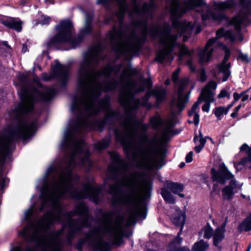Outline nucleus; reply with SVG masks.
Wrapping results in <instances>:
<instances>
[{
    "label": "nucleus",
    "instance_id": "f257e3e1",
    "mask_svg": "<svg viewBox=\"0 0 251 251\" xmlns=\"http://www.w3.org/2000/svg\"><path fill=\"white\" fill-rule=\"evenodd\" d=\"M130 167L131 165L128 162L121 158H113L108 167L111 178H117L119 176H122L120 183L110 186L109 193L115 196L120 186H124L128 189V191L119 199V201L127 208L125 214L123 217L118 216L113 220L111 212L104 213L100 219L101 226L94 227L84 239H80L77 243L76 248L78 250H81L82 245L87 243L94 249L108 251L110 244L104 241L103 238H107L112 244L119 246L123 242L124 234V222L125 221L126 226H130L135 223L136 218H146L145 207L142 200L150 196L151 184L137 172L126 176V173Z\"/></svg>",
    "mask_w": 251,
    "mask_h": 251
},
{
    "label": "nucleus",
    "instance_id": "f03ea898",
    "mask_svg": "<svg viewBox=\"0 0 251 251\" xmlns=\"http://www.w3.org/2000/svg\"><path fill=\"white\" fill-rule=\"evenodd\" d=\"M120 69V66L112 68L107 65L102 70L95 72L87 58H84L77 74V90L80 98H75L71 105L72 111L80 115L85 113L90 116L101 111L109 112L108 102L105 100L99 101L97 97L102 91L115 89L118 83L112 80L101 84L100 80L111 75H117Z\"/></svg>",
    "mask_w": 251,
    "mask_h": 251
},
{
    "label": "nucleus",
    "instance_id": "7ed1b4c3",
    "mask_svg": "<svg viewBox=\"0 0 251 251\" xmlns=\"http://www.w3.org/2000/svg\"><path fill=\"white\" fill-rule=\"evenodd\" d=\"M124 135L125 139H122L121 142L124 149L133 155H141L142 157L145 155H157L158 157H163L164 155V152L153 141H138L130 123H128L125 126Z\"/></svg>",
    "mask_w": 251,
    "mask_h": 251
},
{
    "label": "nucleus",
    "instance_id": "20e7f679",
    "mask_svg": "<svg viewBox=\"0 0 251 251\" xmlns=\"http://www.w3.org/2000/svg\"><path fill=\"white\" fill-rule=\"evenodd\" d=\"M56 92L52 88L44 87L39 85L37 90L29 92L26 90H22L19 93L21 101L12 111V115L19 118L24 113L32 111L33 104L37 100L48 101L51 100Z\"/></svg>",
    "mask_w": 251,
    "mask_h": 251
},
{
    "label": "nucleus",
    "instance_id": "39448f33",
    "mask_svg": "<svg viewBox=\"0 0 251 251\" xmlns=\"http://www.w3.org/2000/svg\"><path fill=\"white\" fill-rule=\"evenodd\" d=\"M216 38H211L209 40L205 45L204 49L200 50L199 54V60L201 64H204L208 63L211 56L214 50V47L216 45L219 46H223L225 49L226 53L223 62L218 66V69L220 72L222 73L224 75L222 81L223 82L227 80L230 75L229 68L230 64L229 63H227V61L230 56V51L226 48V46L222 44L217 43Z\"/></svg>",
    "mask_w": 251,
    "mask_h": 251
},
{
    "label": "nucleus",
    "instance_id": "423d86ee",
    "mask_svg": "<svg viewBox=\"0 0 251 251\" xmlns=\"http://www.w3.org/2000/svg\"><path fill=\"white\" fill-rule=\"evenodd\" d=\"M60 150L65 155L69 157L76 155H89L87 145L80 138L73 133H65Z\"/></svg>",
    "mask_w": 251,
    "mask_h": 251
},
{
    "label": "nucleus",
    "instance_id": "0eeeda50",
    "mask_svg": "<svg viewBox=\"0 0 251 251\" xmlns=\"http://www.w3.org/2000/svg\"><path fill=\"white\" fill-rule=\"evenodd\" d=\"M212 178L213 181H217L224 184L228 180H230L228 186H226L222 190L223 197L224 199L230 200L232 198L235 189L241 188L242 184H237L234 178V176L230 173L227 168L224 165H220V170L216 171L215 169H211Z\"/></svg>",
    "mask_w": 251,
    "mask_h": 251
},
{
    "label": "nucleus",
    "instance_id": "6e6552de",
    "mask_svg": "<svg viewBox=\"0 0 251 251\" xmlns=\"http://www.w3.org/2000/svg\"><path fill=\"white\" fill-rule=\"evenodd\" d=\"M129 72L128 69L125 68L120 76V85L124 86L126 91L124 94V99L127 100L129 104V109L133 110L135 109L139 105V100L131 98L128 100L129 95L130 93L143 91L145 87L149 88L151 87V83L150 79L143 80V87L137 89L136 83L131 80L129 77Z\"/></svg>",
    "mask_w": 251,
    "mask_h": 251
},
{
    "label": "nucleus",
    "instance_id": "1a4fd4ad",
    "mask_svg": "<svg viewBox=\"0 0 251 251\" xmlns=\"http://www.w3.org/2000/svg\"><path fill=\"white\" fill-rule=\"evenodd\" d=\"M57 34L49 42L48 46L50 47L58 44L68 43L72 48H75L82 40L81 37L73 39V31L72 24L69 20H63L56 27Z\"/></svg>",
    "mask_w": 251,
    "mask_h": 251
},
{
    "label": "nucleus",
    "instance_id": "9d476101",
    "mask_svg": "<svg viewBox=\"0 0 251 251\" xmlns=\"http://www.w3.org/2000/svg\"><path fill=\"white\" fill-rule=\"evenodd\" d=\"M217 83L213 81H210L202 90L201 95L198 100L193 105L191 110L188 112L189 116H194L193 122L195 125L199 123V115L197 110L199 109L200 104L202 102V99L208 103L204 104L202 107V110L204 112H208L210 109L209 102H212L215 100V91L217 88Z\"/></svg>",
    "mask_w": 251,
    "mask_h": 251
},
{
    "label": "nucleus",
    "instance_id": "9b49d317",
    "mask_svg": "<svg viewBox=\"0 0 251 251\" xmlns=\"http://www.w3.org/2000/svg\"><path fill=\"white\" fill-rule=\"evenodd\" d=\"M249 14L243 15L240 13L236 16L233 17L230 22V25H233L235 28V31L230 30H225L223 28L218 29L216 32V37L220 38L224 37L226 39L231 42H234L236 39L242 40L240 33L241 25L249 20Z\"/></svg>",
    "mask_w": 251,
    "mask_h": 251
},
{
    "label": "nucleus",
    "instance_id": "f8f14e48",
    "mask_svg": "<svg viewBox=\"0 0 251 251\" xmlns=\"http://www.w3.org/2000/svg\"><path fill=\"white\" fill-rule=\"evenodd\" d=\"M189 82L188 78L180 80L178 83L176 96H174L170 104L171 110L175 113L181 112L184 108L185 104L188 102L190 92L187 93L185 89Z\"/></svg>",
    "mask_w": 251,
    "mask_h": 251
},
{
    "label": "nucleus",
    "instance_id": "ddd939ff",
    "mask_svg": "<svg viewBox=\"0 0 251 251\" xmlns=\"http://www.w3.org/2000/svg\"><path fill=\"white\" fill-rule=\"evenodd\" d=\"M108 38L111 41L117 43L124 52L131 53L138 48V42L135 38L125 41L124 34L121 29L117 30L113 28L108 33Z\"/></svg>",
    "mask_w": 251,
    "mask_h": 251
},
{
    "label": "nucleus",
    "instance_id": "4468645a",
    "mask_svg": "<svg viewBox=\"0 0 251 251\" xmlns=\"http://www.w3.org/2000/svg\"><path fill=\"white\" fill-rule=\"evenodd\" d=\"M37 127L36 121L29 123L25 119H20L14 130V134L24 140L33 135Z\"/></svg>",
    "mask_w": 251,
    "mask_h": 251
},
{
    "label": "nucleus",
    "instance_id": "2eb2a0df",
    "mask_svg": "<svg viewBox=\"0 0 251 251\" xmlns=\"http://www.w3.org/2000/svg\"><path fill=\"white\" fill-rule=\"evenodd\" d=\"M173 223L176 226H180V229L179 232L177 233L176 238L171 242L169 245V250L170 251L174 250V249H182L186 248L189 251V249L186 247H179L176 245H179L182 242V238L180 237V235L182 230L183 226L185 223V214L180 209H176L175 213L172 217Z\"/></svg>",
    "mask_w": 251,
    "mask_h": 251
},
{
    "label": "nucleus",
    "instance_id": "dca6fc26",
    "mask_svg": "<svg viewBox=\"0 0 251 251\" xmlns=\"http://www.w3.org/2000/svg\"><path fill=\"white\" fill-rule=\"evenodd\" d=\"M64 217L70 227L67 235V243L70 246H72V240L77 234L81 233L82 229V216H79V218L77 220L72 219L73 216Z\"/></svg>",
    "mask_w": 251,
    "mask_h": 251
},
{
    "label": "nucleus",
    "instance_id": "f3484780",
    "mask_svg": "<svg viewBox=\"0 0 251 251\" xmlns=\"http://www.w3.org/2000/svg\"><path fill=\"white\" fill-rule=\"evenodd\" d=\"M138 166L140 168L151 170L160 169L165 163V158H139Z\"/></svg>",
    "mask_w": 251,
    "mask_h": 251
},
{
    "label": "nucleus",
    "instance_id": "a211bd4d",
    "mask_svg": "<svg viewBox=\"0 0 251 251\" xmlns=\"http://www.w3.org/2000/svg\"><path fill=\"white\" fill-rule=\"evenodd\" d=\"M173 125L172 123H170L167 125L165 128L163 130L160 138L157 140L155 137L152 140L157 146L164 152L165 144L170 139L173 135L171 126Z\"/></svg>",
    "mask_w": 251,
    "mask_h": 251
},
{
    "label": "nucleus",
    "instance_id": "6ab92c4d",
    "mask_svg": "<svg viewBox=\"0 0 251 251\" xmlns=\"http://www.w3.org/2000/svg\"><path fill=\"white\" fill-rule=\"evenodd\" d=\"M101 51L98 47L92 48L89 50L88 53L84 56V58H87L89 61V64L93 68L94 65L97 63L98 61L101 58Z\"/></svg>",
    "mask_w": 251,
    "mask_h": 251
},
{
    "label": "nucleus",
    "instance_id": "aec40b11",
    "mask_svg": "<svg viewBox=\"0 0 251 251\" xmlns=\"http://www.w3.org/2000/svg\"><path fill=\"white\" fill-rule=\"evenodd\" d=\"M53 74L58 77L62 82H65L68 78V68L65 65L61 64L58 61L55 62L53 68Z\"/></svg>",
    "mask_w": 251,
    "mask_h": 251
},
{
    "label": "nucleus",
    "instance_id": "412c9836",
    "mask_svg": "<svg viewBox=\"0 0 251 251\" xmlns=\"http://www.w3.org/2000/svg\"><path fill=\"white\" fill-rule=\"evenodd\" d=\"M206 138L210 140L213 144H215L214 142L211 138L209 137H206L204 138L201 130L199 131V134L195 135L194 138V141L196 145L195 149L197 152H200L201 149L204 147L206 143Z\"/></svg>",
    "mask_w": 251,
    "mask_h": 251
},
{
    "label": "nucleus",
    "instance_id": "4be33fe9",
    "mask_svg": "<svg viewBox=\"0 0 251 251\" xmlns=\"http://www.w3.org/2000/svg\"><path fill=\"white\" fill-rule=\"evenodd\" d=\"M235 2L233 0H226L224 1L214 2L213 6L216 10L224 11L229 9L234 6Z\"/></svg>",
    "mask_w": 251,
    "mask_h": 251
},
{
    "label": "nucleus",
    "instance_id": "5701e85b",
    "mask_svg": "<svg viewBox=\"0 0 251 251\" xmlns=\"http://www.w3.org/2000/svg\"><path fill=\"white\" fill-rule=\"evenodd\" d=\"M167 188L173 193L177 194L180 197L183 198L184 195L180 193L183 190L184 187L182 184L178 183L170 182L168 184Z\"/></svg>",
    "mask_w": 251,
    "mask_h": 251
},
{
    "label": "nucleus",
    "instance_id": "b1692460",
    "mask_svg": "<svg viewBox=\"0 0 251 251\" xmlns=\"http://www.w3.org/2000/svg\"><path fill=\"white\" fill-rule=\"evenodd\" d=\"M3 23L6 26L14 28L18 32H20L22 30V22L18 19H12L4 21Z\"/></svg>",
    "mask_w": 251,
    "mask_h": 251
},
{
    "label": "nucleus",
    "instance_id": "393cba45",
    "mask_svg": "<svg viewBox=\"0 0 251 251\" xmlns=\"http://www.w3.org/2000/svg\"><path fill=\"white\" fill-rule=\"evenodd\" d=\"M199 235L206 239H210L213 234V230L209 224L203 227L199 232Z\"/></svg>",
    "mask_w": 251,
    "mask_h": 251
},
{
    "label": "nucleus",
    "instance_id": "a878e982",
    "mask_svg": "<svg viewBox=\"0 0 251 251\" xmlns=\"http://www.w3.org/2000/svg\"><path fill=\"white\" fill-rule=\"evenodd\" d=\"M212 236L213 237V244L214 246H216L219 249H221L219 244L224 239L225 232L216 229Z\"/></svg>",
    "mask_w": 251,
    "mask_h": 251
},
{
    "label": "nucleus",
    "instance_id": "bb28decb",
    "mask_svg": "<svg viewBox=\"0 0 251 251\" xmlns=\"http://www.w3.org/2000/svg\"><path fill=\"white\" fill-rule=\"evenodd\" d=\"M209 244L203 240H201L194 244L193 251H206L209 248Z\"/></svg>",
    "mask_w": 251,
    "mask_h": 251
},
{
    "label": "nucleus",
    "instance_id": "cd10ccee",
    "mask_svg": "<svg viewBox=\"0 0 251 251\" xmlns=\"http://www.w3.org/2000/svg\"><path fill=\"white\" fill-rule=\"evenodd\" d=\"M11 145L10 142L0 143V157H6L10 154Z\"/></svg>",
    "mask_w": 251,
    "mask_h": 251
},
{
    "label": "nucleus",
    "instance_id": "c85d7f7f",
    "mask_svg": "<svg viewBox=\"0 0 251 251\" xmlns=\"http://www.w3.org/2000/svg\"><path fill=\"white\" fill-rule=\"evenodd\" d=\"M153 95L156 98L157 101L160 102L165 99L166 91L165 89L158 87L154 89L152 91Z\"/></svg>",
    "mask_w": 251,
    "mask_h": 251
},
{
    "label": "nucleus",
    "instance_id": "c756f323",
    "mask_svg": "<svg viewBox=\"0 0 251 251\" xmlns=\"http://www.w3.org/2000/svg\"><path fill=\"white\" fill-rule=\"evenodd\" d=\"M224 18V15L222 13L218 14L216 15L214 14H211L209 12L206 14H202V19L203 21H206L207 20H214L220 21Z\"/></svg>",
    "mask_w": 251,
    "mask_h": 251
},
{
    "label": "nucleus",
    "instance_id": "7c9ffc66",
    "mask_svg": "<svg viewBox=\"0 0 251 251\" xmlns=\"http://www.w3.org/2000/svg\"><path fill=\"white\" fill-rule=\"evenodd\" d=\"M240 231H249L251 230V214L238 226Z\"/></svg>",
    "mask_w": 251,
    "mask_h": 251
},
{
    "label": "nucleus",
    "instance_id": "2f4dec72",
    "mask_svg": "<svg viewBox=\"0 0 251 251\" xmlns=\"http://www.w3.org/2000/svg\"><path fill=\"white\" fill-rule=\"evenodd\" d=\"M161 193L164 200L167 202L172 204L175 202L176 201L175 198L166 188H162L161 190Z\"/></svg>",
    "mask_w": 251,
    "mask_h": 251
},
{
    "label": "nucleus",
    "instance_id": "473e14b6",
    "mask_svg": "<svg viewBox=\"0 0 251 251\" xmlns=\"http://www.w3.org/2000/svg\"><path fill=\"white\" fill-rule=\"evenodd\" d=\"M150 123L153 128H157L162 125V121L160 117L155 116L151 119Z\"/></svg>",
    "mask_w": 251,
    "mask_h": 251
},
{
    "label": "nucleus",
    "instance_id": "72a5a7b5",
    "mask_svg": "<svg viewBox=\"0 0 251 251\" xmlns=\"http://www.w3.org/2000/svg\"><path fill=\"white\" fill-rule=\"evenodd\" d=\"M214 113L219 120L221 119V117L223 115H226L227 113V110H226V107L224 106L216 107L214 110Z\"/></svg>",
    "mask_w": 251,
    "mask_h": 251
},
{
    "label": "nucleus",
    "instance_id": "f704fd0d",
    "mask_svg": "<svg viewBox=\"0 0 251 251\" xmlns=\"http://www.w3.org/2000/svg\"><path fill=\"white\" fill-rule=\"evenodd\" d=\"M92 17H89L87 16L86 22H85V27L84 29H83L81 32L82 34H86L89 33V32L91 30V27H90V22L91 20Z\"/></svg>",
    "mask_w": 251,
    "mask_h": 251
},
{
    "label": "nucleus",
    "instance_id": "c9c22d12",
    "mask_svg": "<svg viewBox=\"0 0 251 251\" xmlns=\"http://www.w3.org/2000/svg\"><path fill=\"white\" fill-rule=\"evenodd\" d=\"M18 78L19 82L15 83V84L22 87L27 82V77L24 74H20Z\"/></svg>",
    "mask_w": 251,
    "mask_h": 251
},
{
    "label": "nucleus",
    "instance_id": "e433bc0d",
    "mask_svg": "<svg viewBox=\"0 0 251 251\" xmlns=\"http://www.w3.org/2000/svg\"><path fill=\"white\" fill-rule=\"evenodd\" d=\"M50 21V17L46 15H42L40 19L37 22L35 25L41 24L42 25H48Z\"/></svg>",
    "mask_w": 251,
    "mask_h": 251
},
{
    "label": "nucleus",
    "instance_id": "4c0bfd02",
    "mask_svg": "<svg viewBox=\"0 0 251 251\" xmlns=\"http://www.w3.org/2000/svg\"><path fill=\"white\" fill-rule=\"evenodd\" d=\"M229 89V87H227L226 89H222L220 93L219 94L218 98L219 99H221L225 97H227L228 99H229L230 96L228 92Z\"/></svg>",
    "mask_w": 251,
    "mask_h": 251
},
{
    "label": "nucleus",
    "instance_id": "58836bf2",
    "mask_svg": "<svg viewBox=\"0 0 251 251\" xmlns=\"http://www.w3.org/2000/svg\"><path fill=\"white\" fill-rule=\"evenodd\" d=\"M241 151L245 152L249 157H251V147H249L247 144H244L240 148Z\"/></svg>",
    "mask_w": 251,
    "mask_h": 251
},
{
    "label": "nucleus",
    "instance_id": "ea45409f",
    "mask_svg": "<svg viewBox=\"0 0 251 251\" xmlns=\"http://www.w3.org/2000/svg\"><path fill=\"white\" fill-rule=\"evenodd\" d=\"M180 72V69L177 68L173 74L172 80L174 83L175 84L176 87L177 86V82L178 80V75Z\"/></svg>",
    "mask_w": 251,
    "mask_h": 251
},
{
    "label": "nucleus",
    "instance_id": "a19ab883",
    "mask_svg": "<svg viewBox=\"0 0 251 251\" xmlns=\"http://www.w3.org/2000/svg\"><path fill=\"white\" fill-rule=\"evenodd\" d=\"M238 59L241 60L242 62L245 63H249L251 61L250 59L249 56L247 54H244L243 53H240Z\"/></svg>",
    "mask_w": 251,
    "mask_h": 251
},
{
    "label": "nucleus",
    "instance_id": "79ce46f5",
    "mask_svg": "<svg viewBox=\"0 0 251 251\" xmlns=\"http://www.w3.org/2000/svg\"><path fill=\"white\" fill-rule=\"evenodd\" d=\"M34 205H33L30 209L27 210L25 213V218L26 220H29L33 214Z\"/></svg>",
    "mask_w": 251,
    "mask_h": 251
},
{
    "label": "nucleus",
    "instance_id": "37998d69",
    "mask_svg": "<svg viewBox=\"0 0 251 251\" xmlns=\"http://www.w3.org/2000/svg\"><path fill=\"white\" fill-rule=\"evenodd\" d=\"M108 145V143L105 141H100L97 143L96 145V148L98 150H101L105 148H106Z\"/></svg>",
    "mask_w": 251,
    "mask_h": 251
},
{
    "label": "nucleus",
    "instance_id": "c03bdc74",
    "mask_svg": "<svg viewBox=\"0 0 251 251\" xmlns=\"http://www.w3.org/2000/svg\"><path fill=\"white\" fill-rule=\"evenodd\" d=\"M137 26H141L143 28L144 31L146 32V21L144 20L143 21H138L136 24Z\"/></svg>",
    "mask_w": 251,
    "mask_h": 251
},
{
    "label": "nucleus",
    "instance_id": "a18cd8bd",
    "mask_svg": "<svg viewBox=\"0 0 251 251\" xmlns=\"http://www.w3.org/2000/svg\"><path fill=\"white\" fill-rule=\"evenodd\" d=\"M199 79L201 81H205L207 79L205 72L204 70L202 69L200 74Z\"/></svg>",
    "mask_w": 251,
    "mask_h": 251
},
{
    "label": "nucleus",
    "instance_id": "49530a36",
    "mask_svg": "<svg viewBox=\"0 0 251 251\" xmlns=\"http://www.w3.org/2000/svg\"><path fill=\"white\" fill-rule=\"evenodd\" d=\"M77 124L79 127H85L87 125V121L85 119H83L80 121L78 120Z\"/></svg>",
    "mask_w": 251,
    "mask_h": 251
},
{
    "label": "nucleus",
    "instance_id": "de8ad7c7",
    "mask_svg": "<svg viewBox=\"0 0 251 251\" xmlns=\"http://www.w3.org/2000/svg\"><path fill=\"white\" fill-rule=\"evenodd\" d=\"M53 77H55L53 74H44L42 75V79L44 80H49L51 78H53Z\"/></svg>",
    "mask_w": 251,
    "mask_h": 251
},
{
    "label": "nucleus",
    "instance_id": "09e8293b",
    "mask_svg": "<svg viewBox=\"0 0 251 251\" xmlns=\"http://www.w3.org/2000/svg\"><path fill=\"white\" fill-rule=\"evenodd\" d=\"M186 64L189 66V69L191 70V71H192V72L195 71V70H196L195 67L193 65L192 61L191 59H188L187 61Z\"/></svg>",
    "mask_w": 251,
    "mask_h": 251
},
{
    "label": "nucleus",
    "instance_id": "8fccbe9b",
    "mask_svg": "<svg viewBox=\"0 0 251 251\" xmlns=\"http://www.w3.org/2000/svg\"><path fill=\"white\" fill-rule=\"evenodd\" d=\"M240 164L245 165L246 164H251V157L250 158H244V159L240 162Z\"/></svg>",
    "mask_w": 251,
    "mask_h": 251
},
{
    "label": "nucleus",
    "instance_id": "3c124183",
    "mask_svg": "<svg viewBox=\"0 0 251 251\" xmlns=\"http://www.w3.org/2000/svg\"><path fill=\"white\" fill-rule=\"evenodd\" d=\"M245 93H246V92H244L240 95V94H238L237 93H234L233 94V98H234V101H236L238 100H239L240 99L241 95H243L244 94H245Z\"/></svg>",
    "mask_w": 251,
    "mask_h": 251
},
{
    "label": "nucleus",
    "instance_id": "603ef678",
    "mask_svg": "<svg viewBox=\"0 0 251 251\" xmlns=\"http://www.w3.org/2000/svg\"><path fill=\"white\" fill-rule=\"evenodd\" d=\"M226 220H227V218H226L225 222L224 223H223L220 227L217 228L216 229H219L220 231L225 232Z\"/></svg>",
    "mask_w": 251,
    "mask_h": 251
},
{
    "label": "nucleus",
    "instance_id": "864d4df0",
    "mask_svg": "<svg viewBox=\"0 0 251 251\" xmlns=\"http://www.w3.org/2000/svg\"><path fill=\"white\" fill-rule=\"evenodd\" d=\"M241 2L246 6L251 5V0H240Z\"/></svg>",
    "mask_w": 251,
    "mask_h": 251
},
{
    "label": "nucleus",
    "instance_id": "5fc2aeb1",
    "mask_svg": "<svg viewBox=\"0 0 251 251\" xmlns=\"http://www.w3.org/2000/svg\"><path fill=\"white\" fill-rule=\"evenodd\" d=\"M243 96L242 98V101H246V100H247L249 98V96L248 95H245V94H244L243 95H242Z\"/></svg>",
    "mask_w": 251,
    "mask_h": 251
},
{
    "label": "nucleus",
    "instance_id": "6e6d98bb",
    "mask_svg": "<svg viewBox=\"0 0 251 251\" xmlns=\"http://www.w3.org/2000/svg\"><path fill=\"white\" fill-rule=\"evenodd\" d=\"M234 104V102L229 104L226 107V110H227V113H228L229 110L233 106Z\"/></svg>",
    "mask_w": 251,
    "mask_h": 251
},
{
    "label": "nucleus",
    "instance_id": "4d7b16f0",
    "mask_svg": "<svg viewBox=\"0 0 251 251\" xmlns=\"http://www.w3.org/2000/svg\"><path fill=\"white\" fill-rule=\"evenodd\" d=\"M27 46L25 45H23L22 48V51L23 52H25L27 51Z\"/></svg>",
    "mask_w": 251,
    "mask_h": 251
},
{
    "label": "nucleus",
    "instance_id": "13d9d810",
    "mask_svg": "<svg viewBox=\"0 0 251 251\" xmlns=\"http://www.w3.org/2000/svg\"><path fill=\"white\" fill-rule=\"evenodd\" d=\"M241 107V105H239L234 108V111H235L236 112L238 113V111L240 110Z\"/></svg>",
    "mask_w": 251,
    "mask_h": 251
},
{
    "label": "nucleus",
    "instance_id": "bf43d9fd",
    "mask_svg": "<svg viewBox=\"0 0 251 251\" xmlns=\"http://www.w3.org/2000/svg\"><path fill=\"white\" fill-rule=\"evenodd\" d=\"M193 161V158H186V163H190Z\"/></svg>",
    "mask_w": 251,
    "mask_h": 251
},
{
    "label": "nucleus",
    "instance_id": "052dcab7",
    "mask_svg": "<svg viewBox=\"0 0 251 251\" xmlns=\"http://www.w3.org/2000/svg\"><path fill=\"white\" fill-rule=\"evenodd\" d=\"M45 2L46 3V4H49V3H53V1H52V0H45Z\"/></svg>",
    "mask_w": 251,
    "mask_h": 251
},
{
    "label": "nucleus",
    "instance_id": "680f3d73",
    "mask_svg": "<svg viewBox=\"0 0 251 251\" xmlns=\"http://www.w3.org/2000/svg\"><path fill=\"white\" fill-rule=\"evenodd\" d=\"M237 112H236L235 111H234V112L231 114V116L232 117H235L237 116Z\"/></svg>",
    "mask_w": 251,
    "mask_h": 251
},
{
    "label": "nucleus",
    "instance_id": "e2e57ef3",
    "mask_svg": "<svg viewBox=\"0 0 251 251\" xmlns=\"http://www.w3.org/2000/svg\"><path fill=\"white\" fill-rule=\"evenodd\" d=\"M185 165V163L183 162H181L179 165V168H183Z\"/></svg>",
    "mask_w": 251,
    "mask_h": 251
},
{
    "label": "nucleus",
    "instance_id": "0e129e2a",
    "mask_svg": "<svg viewBox=\"0 0 251 251\" xmlns=\"http://www.w3.org/2000/svg\"><path fill=\"white\" fill-rule=\"evenodd\" d=\"M193 155V152L192 151H190L186 157H192Z\"/></svg>",
    "mask_w": 251,
    "mask_h": 251
},
{
    "label": "nucleus",
    "instance_id": "69168bd1",
    "mask_svg": "<svg viewBox=\"0 0 251 251\" xmlns=\"http://www.w3.org/2000/svg\"><path fill=\"white\" fill-rule=\"evenodd\" d=\"M6 181V179L5 178H3L2 180V181H1V187L2 188H3V183L4 182H5Z\"/></svg>",
    "mask_w": 251,
    "mask_h": 251
},
{
    "label": "nucleus",
    "instance_id": "338daca9",
    "mask_svg": "<svg viewBox=\"0 0 251 251\" xmlns=\"http://www.w3.org/2000/svg\"><path fill=\"white\" fill-rule=\"evenodd\" d=\"M170 83V79H167L165 81V84L166 85H169Z\"/></svg>",
    "mask_w": 251,
    "mask_h": 251
},
{
    "label": "nucleus",
    "instance_id": "774afa93",
    "mask_svg": "<svg viewBox=\"0 0 251 251\" xmlns=\"http://www.w3.org/2000/svg\"><path fill=\"white\" fill-rule=\"evenodd\" d=\"M4 158H0V168L2 166V163H3V159Z\"/></svg>",
    "mask_w": 251,
    "mask_h": 251
}]
</instances>
